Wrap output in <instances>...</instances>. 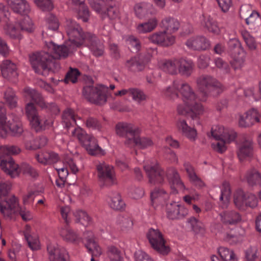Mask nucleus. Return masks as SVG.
I'll return each mask as SVG.
<instances>
[{
    "mask_svg": "<svg viewBox=\"0 0 261 261\" xmlns=\"http://www.w3.org/2000/svg\"><path fill=\"white\" fill-rule=\"evenodd\" d=\"M178 93L180 94L183 103L177 105V113L180 115L188 116L192 120H199L205 110L203 106L198 102L196 94L188 84L175 81L172 85L164 92L165 96L172 100L179 97Z\"/></svg>",
    "mask_w": 261,
    "mask_h": 261,
    "instance_id": "1",
    "label": "nucleus"
},
{
    "mask_svg": "<svg viewBox=\"0 0 261 261\" xmlns=\"http://www.w3.org/2000/svg\"><path fill=\"white\" fill-rule=\"evenodd\" d=\"M65 29L69 40L65 45H57L52 41L46 43V46L50 53H54L56 57H67L75 48L86 43L88 40L92 38V34H83L82 29L75 21L67 20L65 24Z\"/></svg>",
    "mask_w": 261,
    "mask_h": 261,
    "instance_id": "2",
    "label": "nucleus"
},
{
    "mask_svg": "<svg viewBox=\"0 0 261 261\" xmlns=\"http://www.w3.org/2000/svg\"><path fill=\"white\" fill-rule=\"evenodd\" d=\"M65 29L69 40L65 45H57L52 41L46 43V46L50 53H54L56 57H67L75 48L86 43L88 40L92 38V34H83L82 29L75 21L67 20L65 24Z\"/></svg>",
    "mask_w": 261,
    "mask_h": 261,
    "instance_id": "3",
    "label": "nucleus"
},
{
    "mask_svg": "<svg viewBox=\"0 0 261 261\" xmlns=\"http://www.w3.org/2000/svg\"><path fill=\"white\" fill-rule=\"evenodd\" d=\"M143 168L150 184L154 185L163 184L166 177L173 194H176L178 192H184L186 189L174 168L169 169L165 173L155 160L146 161Z\"/></svg>",
    "mask_w": 261,
    "mask_h": 261,
    "instance_id": "4",
    "label": "nucleus"
},
{
    "mask_svg": "<svg viewBox=\"0 0 261 261\" xmlns=\"http://www.w3.org/2000/svg\"><path fill=\"white\" fill-rule=\"evenodd\" d=\"M45 42V46L47 48L48 53L45 51L33 54L30 56V62L33 68L36 72L43 74L42 71H48L52 68L54 64L53 58H60L56 57L54 53H50L46 46Z\"/></svg>",
    "mask_w": 261,
    "mask_h": 261,
    "instance_id": "5",
    "label": "nucleus"
},
{
    "mask_svg": "<svg viewBox=\"0 0 261 261\" xmlns=\"http://www.w3.org/2000/svg\"><path fill=\"white\" fill-rule=\"evenodd\" d=\"M0 166L4 172L12 177H16L20 172L33 178H35L38 175L37 171L29 164L23 163L19 167L18 165L11 159L8 161L2 160Z\"/></svg>",
    "mask_w": 261,
    "mask_h": 261,
    "instance_id": "6",
    "label": "nucleus"
},
{
    "mask_svg": "<svg viewBox=\"0 0 261 261\" xmlns=\"http://www.w3.org/2000/svg\"><path fill=\"white\" fill-rule=\"evenodd\" d=\"M25 111L30 125L36 131L44 129L52 125L53 120L51 119L41 118L33 103H28L25 106Z\"/></svg>",
    "mask_w": 261,
    "mask_h": 261,
    "instance_id": "7",
    "label": "nucleus"
},
{
    "mask_svg": "<svg viewBox=\"0 0 261 261\" xmlns=\"http://www.w3.org/2000/svg\"><path fill=\"white\" fill-rule=\"evenodd\" d=\"M108 87L98 85L95 87L86 86L84 88L83 95L89 101L96 105H103L107 101L106 92Z\"/></svg>",
    "mask_w": 261,
    "mask_h": 261,
    "instance_id": "8",
    "label": "nucleus"
},
{
    "mask_svg": "<svg viewBox=\"0 0 261 261\" xmlns=\"http://www.w3.org/2000/svg\"><path fill=\"white\" fill-rule=\"evenodd\" d=\"M146 237L150 246L155 251L162 254H167L170 252L168 245L166 244L163 234L158 229H149Z\"/></svg>",
    "mask_w": 261,
    "mask_h": 261,
    "instance_id": "9",
    "label": "nucleus"
},
{
    "mask_svg": "<svg viewBox=\"0 0 261 261\" xmlns=\"http://www.w3.org/2000/svg\"><path fill=\"white\" fill-rule=\"evenodd\" d=\"M4 105L0 102V135L4 137L9 128L14 136L20 135L23 132L22 124L18 119L13 120L11 123L7 124L6 123V117L5 116V110L4 108Z\"/></svg>",
    "mask_w": 261,
    "mask_h": 261,
    "instance_id": "10",
    "label": "nucleus"
},
{
    "mask_svg": "<svg viewBox=\"0 0 261 261\" xmlns=\"http://www.w3.org/2000/svg\"><path fill=\"white\" fill-rule=\"evenodd\" d=\"M197 83L199 90L205 94H218L222 90L221 84L215 79L210 76L199 77L197 81Z\"/></svg>",
    "mask_w": 261,
    "mask_h": 261,
    "instance_id": "11",
    "label": "nucleus"
},
{
    "mask_svg": "<svg viewBox=\"0 0 261 261\" xmlns=\"http://www.w3.org/2000/svg\"><path fill=\"white\" fill-rule=\"evenodd\" d=\"M97 177L100 181L110 185L117 184V178L114 169L105 162L97 164Z\"/></svg>",
    "mask_w": 261,
    "mask_h": 261,
    "instance_id": "12",
    "label": "nucleus"
},
{
    "mask_svg": "<svg viewBox=\"0 0 261 261\" xmlns=\"http://www.w3.org/2000/svg\"><path fill=\"white\" fill-rule=\"evenodd\" d=\"M116 134L120 137L125 138L126 140L125 144L129 145L135 137L140 130L138 127L134 124L127 122H120L115 126Z\"/></svg>",
    "mask_w": 261,
    "mask_h": 261,
    "instance_id": "13",
    "label": "nucleus"
},
{
    "mask_svg": "<svg viewBox=\"0 0 261 261\" xmlns=\"http://www.w3.org/2000/svg\"><path fill=\"white\" fill-rule=\"evenodd\" d=\"M229 45L230 46L233 47L231 53L232 58L231 64L234 69H239L244 65L246 56L245 51L241 47L239 41L236 39H231Z\"/></svg>",
    "mask_w": 261,
    "mask_h": 261,
    "instance_id": "14",
    "label": "nucleus"
},
{
    "mask_svg": "<svg viewBox=\"0 0 261 261\" xmlns=\"http://www.w3.org/2000/svg\"><path fill=\"white\" fill-rule=\"evenodd\" d=\"M234 203L239 208L244 209L247 206L255 207L257 205L258 200L255 195L245 193L240 190L234 195Z\"/></svg>",
    "mask_w": 261,
    "mask_h": 261,
    "instance_id": "15",
    "label": "nucleus"
},
{
    "mask_svg": "<svg viewBox=\"0 0 261 261\" xmlns=\"http://www.w3.org/2000/svg\"><path fill=\"white\" fill-rule=\"evenodd\" d=\"M19 210V199L12 195L6 200L0 201L1 213L6 217H10L15 214Z\"/></svg>",
    "mask_w": 261,
    "mask_h": 261,
    "instance_id": "16",
    "label": "nucleus"
},
{
    "mask_svg": "<svg viewBox=\"0 0 261 261\" xmlns=\"http://www.w3.org/2000/svg\"><path fill=\"white\" fill-rule=\"evenodd\" d=\"M211 133L215 140L222 139L227 143L233 141L236 137L235 132L222 125L214 126L212 128Z\"/></svg>",
    "mask_w": 261,
    "mask_h": 261,
    "instance_id": "17",
    "label": "nucleus"
},
{
    "mask_svg": "<svg viewBox=\"0 0 261 261\" xmlns=\"http://www.w3.org/2000/svg\"><path fill=\"white\" fill-rule=\"evenodd\" d=\"M260 116V115L257 110L252 109L239 116V125L243 127L252 126L255 123L259 122Z\"/></svg>",
    "mask_w": 261,
    "mask_h": 261,
    "instance_id": "18",
    "label": "nucleus"
},
{
    "mask_svg": "<svg viewBox=\"0 0 261 261\" xmlns=\"http://www.w3.org/2000/svg\"><path fill=\"white\" fill-rule=\"evenodd\" d=\"M24 92L26 98L28 99H31L42 108L49 107L50 109V111L53 113L57 114L59 113V110L56 105L51 103L48 106H46L45 102L44 101L43 99L41 96L40 94L37 92L35 90L30 88H26L24 90Z\"/></svg>",
    "mask_w": 261,
    "mask_h": 261,
    "instance_id": "19",
    "label": "nucleus"
},
{
    "mask_svg": "<svg viewBox=\"0 0 261 261\" xmlns=\"http://www.w3.org/2000/svg\"><path fill=\"white\" fill-rule=\"evenodd\" d=\"M84 236L86 239L85 246L92 256L99 257L102 254L101 248L95 240V237L92 231L85 232Z\"/></svg>",
    "mask_w": 261,
    "mask_h": 261,
    "instance_id": "20",
    "label": "nucleus"
},
{
    "mask_svg": "<svg viewBox=\"0 0 261 261\" xmlns=\"http://www.w3.org/2000/svg\"><path fill=\"white\" fill-rule=\"evenodd\" d=\"M47 250L49 261H69L66 250L58 245H49Z\"/></svg>",
    "mask_w": 261,
    "mask_h": 261,
    "instance_id": "21",
    "label": "nucleus"
},
{
    "mask_svg": "<svg viewBox=\"0 0 261 261\" xmlns=\"http://www.w3.org/2000/svg\"><path fill=\"white\" fill-rule=\"evenodd\" d=\"M188 214V209L177 202H173L167 205V215L169 219H179Z\"/></svg>",
    "mask_w": 261,
    "mask_h": 261,
    "instance_id": "22",
    "label": "nucleus"
},
{
    "mask_svg": "<svg viewBox=\"0 0 261 261\" xmlns=\"http://www.w3.org/2000/svg\"><path fill=\"white\" fill-rule=\"evenodd\" d=\"M2 74L3 77L9 80L17 76V66L10 60L4 61L1 65Z\"/></svg>",
    "mask_w": 261,
    "mask_h": 261,
    "instance_id": "23",
    "label": "nucleus"
},
{
    "mask_svg": "<svg viewBox=\"0 0 261 261\" xmlns=\"http://www.w3.org/2000/svg\"><path fill=\"white\" fill-rule=\"evenodd\" d=\"M59 234L64 241L74 244H78L82 241V238L80 235L67 226L60 228Z\"/></svg>",
    "mask_w": 261,
    "mask_h": 261,
    "instance_id": "24",
    "label": "nucleus"
},
{
    "mask_svg": "<svg viewBox=\"0 0 261 261\" xmlns=\"http://www.w3.org/2000/svg\"><path fill=\"white\" fill-rule=\"evenodd\" d=\"M177 127L182 134L191 141L196 140L197 137L196 129L188 125L187 121L184 119H179L177 122Z\"/></svg>",
    "mask_w": 261,
    "mask_h": 261,
    "instance_id": "25",
    "label": "nucleus"
},
{
    "mask_svg": "<svg viewBox=\"0 0 261 261\" xmlns=\"http://www.w3.org/2000/svg\"><path fill=\"white\" fill-rule=\"evenodd\" d=\"M87 152L91 155H103L104 151L98 146L97 140L92 136H91L82 145Z\"/></svg>",
    "mask_w": 261,
    "mask_h": 261,
    "instance_id": "26",
    "label": "nucleus"
},
{
    "mask_svg": "<svg viewBox=\"0 0 261 261\" xmlns=\"http://www.w3.org/2000/svg\"><path fill=\"white\" fill-rule=\"evenodd\" d=\"M253 154V145L251 140L242 142L238 147V156L241 161L250 158Z\"/></svg>",
    "mask_w": 261,
    "mask_h": 261,
    "instance_id": "27",
    "label": "nucleus"
},
{
    "mask_svg": "<svg viewBox=\"0 0 261 261\" xmlns=\"http://www.w3.org/2000/svg\"><path fill=\"white\" fill-rule=\"evenodd\" d=\"M67 167H69L74 174L79 171V169L73 160L71 158H67L64 162L63 167L56 168L60 179L66 180L68 175Z\"/></svg>",
    "mask_w": 261,
    "mask_h": 261,
    "instance_id": "28",
    "label": "nucleus"
},
{
    "mask_svg": "<svg viewBox=\"0 0 261 261\" xmlns=\"http://www.w3.org/2000/svg\"><path fill=\"white\" fill-rule=\"evenodd\" d=\"M107 202L111 208L115 210H122L125 206L121 195L118 192L110 193L107 198Z\"/></svg>",
    "mask_w": 261,
    "mask_h": 261,
    "instance_id": "29",
    "label": "nucleus"
},
{
    "mask_svg": "<svg viewBox=\"0 0 261 261\" xmlns=\"http://www.w3.org/2000/svg\"><path fill=\"white\" fill-rule=\"evenodd\" d=\"M218 253L222 260L216 255L211 256L212 261H238V258L233 251L226 247H220L218 249Z\"/></svg>",
    "mask_w": 261,
    "mask_h": 261,
    "instance_id": "30",
    "label": "nucleus"
},
{
    "mask_svg": "<svg viewBox=\"0 0 261 261\" xmlns=\"http://www.w3.org/2000/svg\"><path fill=\"white\" fill-rule=\"evenodd\" d=\"M7 2L15 13L25 15L30 12V6L25 0H7Z\"/></svg>",
    "mask_w": 261,
    "mask_h": 261,
    "instance_id": "31",
    "label": "nucleus"
},
{
    "mask_svg": "<svg viewBox=\"0 0 261 261\" xmlns=\"http://www.w3.org/2000/svg\"><path fill=\"white\" fill-rule=\"evenodd\" d=\"M4 33L10 38L13 39L21 38V29L17 20L13 22L9 23L7 21L4 25Z\"/></svg>",
    "mask_w": 261,
    "mask_h": 261,
    "instance_id": "32",
    "label": "nucleus"
},
{
    "mask_svg": "<svg viewBox=\"0 0 261 261\" xmlns=\"http://www.w3.org/2000/svg\"><path fill=\"white\" fill-rule=\"evenodd\" d=\"M187 45L193 49H206L210 46V43L203 37H197L189 39L187 42Z\"/></svg>",
    "mask_w": 261,
    "mask_h": 261,
    "instance_id": "33",
    "label": "nucleus"
},
{
    "mask_svg": "<svg viewBox=\"0 0 261 261\" xmlns=\"http://www.w3.org/2000/svg\"><path fill=\"white\" fill-rule=\"evenodd\" d=\"M150 197L152 205L156 206L167 201L169 195L164 190L156 188L151 192Z\"/></svg>",
    "mask_w": 261,
    "mask_h": 261,
    "instance_id": "34",
    "label": "nucleus"
},
{
    "mask_svg": "<svg viewBox=\"0 0 261 261\" xmlns=\"http://www.w3.org/2000/svg\"><path fill=\"white\" fill-rule=\"evenodd\" d=\"M86 44L89 46L93 54L96 57L101 56L104 53V46L98 41L96 37L92 35V38L88 40Z\"/></svg>",
    "mask_w": 261,
    "mask_h": 261,
    "instance_id": "35",
    "label": "nucleus"
},
{
    "mask_svg": "<svg viewBox=\"0 0 261 261\" xmlns=\"http://www.w3.org/2000/svg\"><path fill=\"white\" fill-rule=\"evenodd\" d=\"M157 19L153 17L147 21L139 23L136 25V30L139 33L145 34L152 31L158 25Z\"/></svg>",
    "mask_w": 261,
    "mask_h": 261,
    "instance_id": "36",
    "label": "nucleus"
},
{
    "mask_svg": "<svg viewBox=\"0 0 261 261\" xmlns=\"http://www.w3.org/2000/svg\"><path fill=\"white\" fill-rule=\"evenodd\" d=\"M221 221L227 225H235L241 220L240 214L234 211H227L220 215Z\"/></svg>",
    "mask_w": 261,
    "mask_h": 261,
    "instance_id": "37",
    "label": "nucleus"
},
{
    "mask_svg": "<svg viewBox=\"0 0 261 261\" xmlns=\"http://www.w3.org/2000/svg\"><path fill=\"white\" fill-rule=\"evenodd\" d=\"M221 195L220 197V206L226 208L229 201L231 190L229 184L227 181L223 182L221 186Z\"/></svg>",
    "mask_w": 261,
    "mask_h": 261,
    "instance_id": "38",
    "label": "nucleus"
},
{
    "mask_svg": "<svg viewBox=\"0 0 261 261\" xmlns=\"http://www.w3.org/2000/svg\"><path fill=\"white\" fill-rule=\"evenodd\" d=\"M134 10L136 15L139 18L146 17L154 12L153 6L150 4H137Z\"/></svg>",
    "mask_w": 261,
    "mask_h": 261,
    "instance_id": "39",
    "label": "nucleus"
},
{
    "mask_svg": "<svg viewBox=\"0 0 261 261\" xmlns=\"http://www.w3.org/2000/svg\"><path fill=\"white\" fill-rule=\"evenodd\" d=\"M178 60V73L182 75L189 76L192 73L194 64L191 60L185 59Z\"/></svg>",
    "mask_w": 261,
    "mask_h": 261,
    "instance_id": "40",
    "label": "nucleus"
},
{
    "mask_svg": "<svg viewBox=\"0 0 261 261\" xmlns=\"http://www.w3.org/2000/svg\"><path fill=\"white\" fill-rule=\"evenodd\" d=\"M245 20L249 28L251 30H255L261 25V17L255 11L252 12Z\"/></svg>",
    "mask_w": 261,
    "mask_h": 261,
    "instance_id": "41",
    "label": "nucleus"
},
{
    "mask_svg": "<svg viewBox=\"0 0 261 261\" xmlns=\"http://www.w3.org/2000/svg\"><path fill=\"white\" fill-rule=\"evenodd\" d=\"M184 166L190 181L196 186L203 187L204 185L203 182L195 174L194 169L190 164L186 162L184 163Z\"/></svg>",
    "mask_w": 261,
    "mask_h": 261,
    "instance_id": "42",
    "label": "nucleus"
},
{
    "mask_svg": "<svg viewBox=\"0 0 261 261\" xmlns=\"http://www.w3.org/2000/svg\"><path fill=\"white\" fill-rule=\"evenodd\" d=\"M161 26L167 31L175 32L178 30L180 24L176 19L167 17L162 21Z\"/></svg>",
    "mask_w": 261,
    "mask_h": 261,
    "instance_id": "43",
    "label": "nucleus"
},
{
    "mask_svg": "<svg viewBox=\"0 0 261 261\" xmlns=\"http://www.w3.org/2000/svg\"><path fill=\"white\" fill-rule=\"evenodd\" d=\"M77 119H81V118L76 116L73 111L70 109H66L63 114L62 121L67 128L75 123Z\"/></svg>",
    "mask_w": 261,
    "mask_h": 261,
    "instance_id": "44",
    "label": "nucleus"
},
{
    "mask_svg": "<svg viewBox=\"0 0 261 261\" xmlns=\"http://www.w3.org/2000/svg\"><path fill=\"white\" fill-rule=\"evenodd\" d=\"M201 23L209 32L214 34H218L220 33V29L217 23L210 16H203Z\"/></svg>",
    "mask_w": 261,
    "mask_h": 261,
    "instance_id": "45",
    "label": "nucleus"
},
{
    "mask_svg": "<svg viewBox=\"0 0 261 261\" xmlns=\"http://www.w3.org/2000/svg\"><path fill=\"white\" fill-rule=\"evenodd\" d=\"M88 2L91 7L101 16L106 14V8L108 5L104 0H88Z\"/></svg>",
    "mask_w": 261,
    "mask_h": 261,
    "instance_id": "46",
    "label": "nucleus"
},
{
    "mask_svg": "<svg viewBox=\"0 0 261 261\" xmlns=\"http://www.w3.org/2000/svg\"><path fill=\"white\" fill-rule=\"evenodd\" d=\"M164 37H166V32H159L152 34L149 37V40L155 44L160 45L164 46H168V44L171 42V39L168 38L169 40L166 41H163Z\"/></svg>",
    "mask_w": 261,
    "mask_h": 261,
    "instance_id": "47",
    "label": "nucleus"
},
{
    "mask_svg": "<svg viewBox=\"0 0 261 261\" xmlns=\"http://www.w3.org/2000/svg\"><path fill=\"white\" fill-rule=\"evenodd\" d=\"M17 21L21 31L31 32L34 29V24L27 14L24 15V16L22 18H20Z\"/></svg>",
    "mask_w": 261,
    "mask_h": 261,
    "instance_id": "48",
    "label": "nucleus"
},
{
    "mask_svg": "<svg viewBox=\"0 0 261 261\" xmlns=\"http://www.w3.org/2000/svg\"><path fill=\"white\" fill-rule=\"evenodd\" d=\"M246 179L250 186L261 185V174L255 170L249 171L246 175Z\"/></svg>",
    "mask_w": 261,
    "mask_h": 261,
    "instance_id": "49",
    "label": "nucleus"
},
{
    "mask_svg": "<svg viewBox=\"0 0 261 261\" xmlns=\"http://www.w3.org/2000/svg\"><path fill=\"white\" fill-rule=\"evenodd\" d=\"M107 255L110 261L123 260L121 251L115 246L110 245L108 247Z\"/></svg>",
    "mask_w": 261,
    "mask_h": 261,
    "instance_id": "50",
    "label": "nucleus"
},
{
    "mask_svg": "<svg viewBox=\"0 0 261 261\" xmlns=\"http://www.w3.org/2000/svg\"><path fill=\"white\" fill-rule=\"evenodd\" d=\"M73 215L77 222L81 223L84 226H88L91 222L92 219L87 213L81 210H77L73 212Z\"/></svg>",
    "mask_w": 261,
    "mask_h": 261,
    "instance_id": "51",
    "label": "nucleus"
},
{
    "mask_svg": "<svg viewBox=\"0 0 261 261\" xmlns=\"http://www.w3.org/2000/svg\"><path fill=\"white\" fill-rule=\"evenodd\" d=\"M163 70L171 74H177L178 73V60L174 59L166 61L163 66Z\"/></svg>",
    "mask_w": 261,
    "mask_h": 261,
    "instance_id": "52",
    "label": "nucleus"
},
{
    "mask_svg": "<svg viewBox=\"0 0 261 261\" xmlns=\"http://www.w3.org/2000/svg\"><path fill=\"white\" fill-rule=\"evenodd\" d=\"M152 140L148 138H140L135 136L129 145H136L141 148H146L153 145Z\"/></svg>",
    "mask_w": 261,
    "mask_h": 261,
    "instance_id": "53",
    "label": "nucleus"
},
{
    "mask_svg": "<svg viewBox=\"0 0 261 261\" xmlns=\"http://www.w3.org/2000/svg\"><path fill=\"white\" fill-rule=\"evenodd\" d=\"M130 96H131L132 99L137 103H141L142 101L146 100L147 99V96L144 91L136 88H131Z\"/></svg>",
    "mask_w": 261,
    "mask_h": 261,
    "instance_id": "54",
    "label": "nucleus"
},
{
    "mask_svg": "<svg viewBox=\"0 0 261 261\" xmlns=\"http://www.w3.org/2000/svg\"><path fill=\"white\" fill-rule=\"evenodd\" d=\"M71 136L73 138L77 139L81 144L82 145L91 135H88L81 127H77L72 131Z\"/></svg>",
    "mask_w": 261,
    "mask_h": 261,
    "instance_id": "55",
    "label": "nucleus"
},
{
    "mask_svg": "<svg viewBox=\"0 0 261 261\" xmlns=\"http://www.w3.org/2000/svg\"><path fill=\"white\" fill-rule=\"evenodd\" d=\"M119 227L122 232L127 233L132 231L133 222L128 218H121L119 222Z\"/></svg>",
    "mask_w": 261,
    "mask_h": 261,
    "instance_id": "56",
    "label": "nucleus"
},
{
    "mask_svg": "<svg viewBox=\"0 0 261 261\" xmlns=\"http://www.w3.org/2000/svg\"><path fill=\"white\" fill-rule=\"evenodd\" d=\"M43 188L41 189L39 191L32 190H29L28 192L23 196V203L24 205L32 204L34 201L36 196L38 194L39 192H43Z\"/></svg>",
    "mask_w": 261,
    "mask_h": 261,
    "instance_id": "57",
    "label": "nucleus"
},
{
    "mask_svg": "<svg viewBox=\"0 0 261 261\" xmlns=\"http://www.w3.org/2000/svg\"><path fill=\"white\" fill-rule=\"evenodd\" d=\"M47 143V138L45 137H42L39 139L33 140V143L32 142H26L25 146L28 149H35L44 146Z\"/></svg>",
    "mask_w": 261,
    "mask_h": 261,
    "instance_id": "58",
    "label": "nucleus"
},
{
    "mask_svg": "<svg viewBox=\"0 0 261 261\" xmlns=\"http://www.w3.org/2000/svg\"><path fill=\"white\" fill-rule=\"evenodd\" d=\"M242 36L246 43V45L250 50H255L257 47V43L254 38L247 31H243Z\"/></svg>",
    "mask_w": 261,
    "mask_h": 261,
    "instance_id": "59",
    "label": "nucleus"
},
{
    "mask_svg": "<svg viewBox=\"0 0 261 261\" xmlns=\"http://www.w3.org/2000/svg\"><path fill=\"white\" fill-rule=\"evenodd\" d=\"M106 16L111 20H116L119 18V11L114 5H109L106 8V14L101 16L105 17Z\"/></svg>",
    "mask_w": 261,
    "mask_h": 261,
    "instance_id": "60",
    "label": "nucleus"
},
{
    "mask_svg": "<svg viewBox=\"0 0 261 261\" xmlns=\"http://www.w3.org/2000/svg\"><path fill=\"white\" fill-rule=\"evenodd\" d=\"M258 251L257 247L251 246L246 249L245 258L247 261H255L258 256Z\"/></svg>",
    "mask_w": 261,
    "mask_h": 261,
    "instance_id": "61",
    "label": "nucleus"
},
{
    "mask_svg": "<svg viewBox=\"0 0 261 261\" xmlns=\"http://www.w3.org/2000/svg\"><path fill=\"white\" fill-rule=\"evenodd\" d=\"M30 248L33 250H37L40 248V243L37 234H34L25 239Z\"/></svg>",
    "mask_w": 261,
    "mask_h": 261,
    "instance_id": "62",
    "label": "nucleus"
},
{
    "mask_svg": "<svg viewBox=\"0 0 261 261\" xmlns=\"http://www.w3.org/2000/svg\"><path fill=\"white\" fill-rule=\"evenodd\" d=\"M0 151L4 155H16L20 152L21 149L16 146H4L0 147Z\"/></svg>",
    "mask_w": 261,
    "mask_h": 261,
    "instance_id": "63",
    "label": "nucleus"
},
{
    "mask_svg": "<svg viewBox=\"0 0 261 261\" xmlns=\"http://www.w3.org/2000/svg\"><path fill=\"white\" fill-rule=\"evenodd\" d=\"M5 98L10 107L14 108L17 104L16 97L12 89H8L5 93Z\"/></svg>",
    "mask_w": 261,
    "mask_h": 261,
    "instance_id": "64",
    "label": "nucleus"
}]
</instances>
